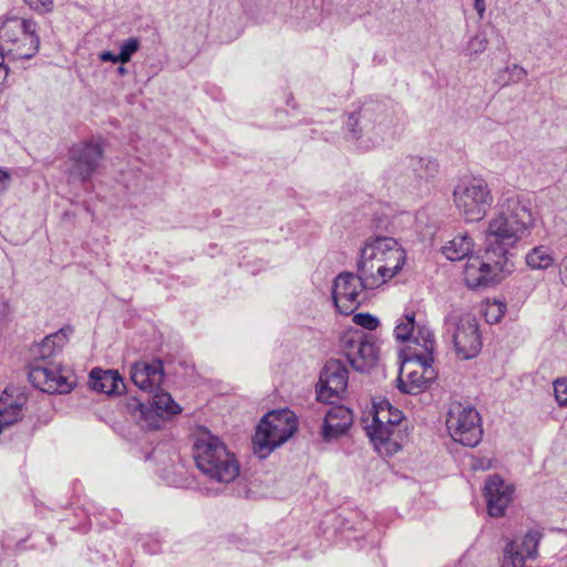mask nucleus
Here are the masks:
<instances>
[{
  "label": "nucleus",
  "mask_w": 567,
  "mask_h": 567,
  "mask_svg": "<svg viewBox=\"0 0 567 567\" xmlns=\"http://www.w3.org/2000/svg\"><path fill=\"white\" fill-rule=\"evenodd\" d=\"M8 73V66L4 64V54L0 51V84L7 80Z\"/></svg>",
  "instance_id": "obj_39"
},
{
  "label": "nucleus",
  "mask_w": 567,
  "mask_h": 567,
  "mask_svg": "<svg viewBox=\"0 0 567 567\" xmlns=\"http://www.w3.org/2000/svg\"><path fill=\"white\" fill-rule=\"evenodd\" d=\"M352 424V413L349 409L339 405L331 408L324 417L322 436L332 440L346 433Z\"/></svg>",
  "instance_id": "obj_18"
},
{
  "label": "nucleus",
  "mask_w": 567,
  "mask_h": 567,
  "mask_svg": "<svg viewBox=\"0 0 567 567\" xmlns=\"http://www.w3.org/2000/svg\"><path fill=\"white\" fill-rule=\"evenodd\" d=\"M103 155L102 145L94 140L74 144L69 152V179L81 183L91 181L101 165Z\"/></svg>",
  "instance_id": "obj_11"
},
{
  "label": "nucleus",
  "mask_w": 567,
  "mask_h": 567,
  "mask_svg": "<svg viewBox=\"0 0 567 567\" xmlns=\"http://www.w3.org/2000/svg\"><path fill=\"white\" fill-rule=\"evenodd\" d=\"M416 328L415 322V313L408 312L404 315V318L401 322H399L394 329L395 338L400 341H410L412 339L413 332Z\"/></svg>",
  "instance_id": "obj_29"
},
{
  "label": "nucleus",
  "mask_w": 567,
  "mask_h": 567,
  "mask_svg": "<svg viewBox=\"0 0 567 567\" xmlns=\"http://www.w3.org/2000/svg\"><path fill=\"white\" fill-rule=\"evenodd\" d=\"M445 329L452 336L456 355L461 360L473 359L481 352L482 338L473 315L450 313L445 318Z\"/></svg>",
  "instance_id": "obj_9"
},
{
  "label": "nucleus",
  "mask_w": 567,
  "mask_h": 567,
  "mask_svg": "<svg viewBox=\"0 0 567 567\" xmlns=\"http://www.w3.org/2000/svg\"><path fill=\"white\" fill-rule=\"evenodd\" d=\"M370 289L363 287L359 272L343 271L333 280L332 300L337 310L341 315H351L361 303L360 296L363 290Z\"/></svg>",
  "instance_id": "obj_12"
},
{
  "label": "nucleus",
  "mask_w": 567,
  "mask_h": 567,
  "mask_svg": "<svg viewBox=\"0 0 567 567\" xmlns=\"http://www.w3.org/2000/svg\"><path fill=\"white\" fill-rule=\"evenodd\" d=\"M526 265L530 269L546 270L554 266L555 257L549 247L540 245L530 249L525 257Z\"/></svg>",
  "instance_id": "obj_24"
},
{
  "label": "nucleus",
  "mask_w": 567,
  "mask_h": 567,
  "mask_svg": "<svg viewBox=\"0 0 567 567\" xmlns=\"http://www.w3.org/2000/svg\"><path fill=\"white\" fill-rule=\"evenodd\" d=\"M141 47V42L137 38H128L125 40L120 48L118 59L122 64H125L131 61V58L134 53L138 51Z\"/></svg>",
  "instance_id": "obj_31"
},
{
  "label": "nucleus",
  "mask_w": 567,
  "mask_h": 567,
  "mask_svg": "<svg viewBox=\"0 0 567 567\" xmlns=\"http://www.w3.org/2000/svg\"><path fill=\"white\" fill-rule=\"evenodd\" d=\"M0 43L13 59H31L40 48L38 23L18 16L0 18Z\"/></svg>",
  "instance_id": "obj_5"
},
{
  "label": "nucleus",
  "mask_w": 567,
  "mask_h": 567,
  "mask_svg": "<svg viewBox=\"0 0 567 567\" xmlns=\"http://www.w3.org/2000/svg\"><path fill=\"white\" fill-rule=\"evenodd\" d=\"M90 388L107 395L118 394L124 388L123 379L116 370L94 368L90 372Z\"/></svg>",
  "instance_id": "obj_19"
},
{
  "label": "nucleus",
  "mask_w": 567,
  "mask_h": 567,
  "mask_svg": "<svg viewBox=\"0 0 567 567\" xmlns=\"http://www.w3.org/2000/svg\"><path fill=\"white\" fill-rule=\"evenodd\" d=\"M29 380L35 388L48 393H66L72 389L68 378L61 374L54 362L33 363L30 367Z\"/></svg>",
  "instance_id": "obj_14"
},
{
  "label": "nucleus",
  "mask_w": 567,
  "mask_h": 567,
  "mask_svg": "<svg viewBox=\"0 0 567 567\" xmlns=\"http://www.w3.org/2000/svg\"><path fill=\"white\" fill-rule=\"evenodd\" d=\"M148 426L153 430H156L159 427L158 420H155L154 422L150 423Z\"/></svg>",
  "instance_id": "obj_44"
},
{
  "label": "nucleus",
  "mask_w": 567,
  "mask_h": 567,
  "mask_svg": "<svg viewBox=\"0 0 567 567\" xmlns=\"http://www.w3.org/2000/svg\"><path fill=\"white\" fill-rule=\"evenodd\" d=\"M99 58L103 62H113V63L120 62L121 63V60L118 59V54H114L111 51L101 52Z\"/></svg>",
  "instance_id": "obj_38"
},
{
  "label": "nucleus",
  "mask_w": 567,
  "mask_h": 567,
  "mask_svg": "<svg viewBox=\"0 0 567 567\" xmlns=\"http://www.w3.org/2000/svg\"><path fill=\"white\" fill-rule=\"evenodd\" d=\"M474 8L477 11V14L480 16V18H483L485 9H486L485 1L484 0H474Z\"/></svg>",
  "instance_id": "obj_41"
},
{
  "label": "nucleus",
  "mask_w": 567,
  "mask_h": 567,
  "mask_svg": "<svg viewBox=\"0 0 567 567\" xmlns=\"http://www.w3.org/2000/svg\"><path fill=\"white\" fill-rule=\"evenodd\" d=\"M348 380L349 371L341 360H328L320 372L317 384L318 399L324 402L339 399L347 390Z\"/></svg>",
  "instance_id": "obj_13"
},
{
  "label": "nucleus",
  "mask_w": 567,
  "mask_h": 567,
  "mask_svg": "<svg viewBox=\"0 0 567 567\" xmlns=\"http://www.w3.org/2000/svg\"><path fill=\"white\" fill-rule=\"evenodd\" d=\"M405 262V251L392 237H375L364 243L357 262L363 287L375 289L392 279Z\"/></svg>",
  "instance_id": "obj_2"
},
{
  "label": "nucleus",
  "mask_w": 567,
  "mask_h": 567,
  "mask_svg": "<svg viewBox=\"0 0 567 567\" xmlns=\"http://www.w3.org/2000/svg\"><path fill=\"white\" fill-rule=\"evenodd\" d=\"M117 73L120 75H125L127 73V69L125 66L121 65L117 68Z\"/></svg>",
  "instance_id": "obj_43"
},
{
  "label": "nucleus",
  "mask_w": 567,
  "mask_h": 567,
  "mask_svg": "<svg viewBox=\"0 0 567 567\" xmlns=\"http://www.w3.org/2000/svg\"><path fill=\"white\" fill-rule=\"evenodd\" d=\"M353 321L368 330H374L379 326V320L370 313H357L353 317Z\"/></svg>",
  "instance_id": "obj_34"
},
{
  "label": "nucleus",
  "mask_w": 567,
  "mask_h": 567,
  "mask_svg": "<svg viewBox=\"0 0 567 567\" xmlns=\"http://www.w3.org/2000/svg\"><path fill=\"white\" fill-rule=\"evenodd\" d=\"M296 415L289 410L267 413L252 437L254 452L259 458L267 457L276 447L287 442L297 431Z\"/></svg>",
  "instance_id": "obj_7"
},
{
  "label": "nucleus",
  "mask_w": 567,
  "mask_h": 567,
  "mask_svg": "<svg viewBox=\"0 0 567 567\" xmlns=\"http://www.w3.org/2000/svg\"><path fill=\"white\" fill-rule=\"evenodd\" d=\"M473 245L472 238L466 234L457 235L443 247V254L452 261L461 260L468 256Z\"/></svg>",
  "instance_id": "obj_23"
},
{
  "label": "nucleus",
  "mask_w": 567,
  "mask_h": 567,
  "mask_svg": "<svg viewBox=\"0 0 567 567\" xmlns=\"http://www.w3.org/2000/svg\"><path fill=\"white\" fill-rule=\"evenodd\" d=\"M11 184V175L8 171L0 168V196L3 195Z\"/></svg>",
  "instance_id": "obj_37"
},
{
  "label": "nucleus",
  "mask_w": 567,
  "mask_h": 567,
  "mask_svg": "<svg viewBox=\"0 0 567 567\" xmlns=\"http://www.w3.org/2000/svg\"><path fill=\"white\" fill-rule=\"evenodd\" d=\"M140 408H141V414L146 415V412L143 411V404H140Z\"/></svg>",
  "instance_id": "obj_45"
},
{
  "label": "nucleus",
  "mask_w": 567,
  "mask_h": 567,
  "mask_svg": "<svg viewBox=\"0 0 567 567\" xmlns=\"http://www.w3.org/2000/svg\"><path fill=\"white\" fill-rule=\"evenodd\" d=\"M501 310L499 308H497V315L494 316L493 318H487V321L491 322V323H494V322H497L501 318Z\"/></svg>",
  "instance_id": "obj_42"
},
{
  "label": "nucleus",
  "mask_w": 567,
  "mask_h": 567,
  "mask_svg": "<svg viewBox=\"0 0 567 567\" xmlns=\"http://www.w3.org/2000/svg\"><path fill=\"white\" fill-rule=\"evenodd\" d=\"M446 427L451 437L468 447L476 446L483 436L480 413L471 405L452 402L446 414Z\"/></svg>",
  "instance_id": "obj_8"
},
{
  "label": "nucleus",
  "mask_w": 567,
  "mask_h": 567,
  "mask_svg": "<svg viewBox=\"0 0 567 567\" xmlns=\"http://www.w3.org/2000/svg\"><path fill=\"white\" fill-rule=\"evenodd\" d=\"M540 537L538 530H529L520 540L508 543L501 567H525L526 559L536 556Z\"/></svg>",
  "instance_id": "obj_15"
},
{
  "label": "nucleus",
  "mask_w": 567,
  "mask_h": 567,
  "mask_svg": "<svg viewBox=\"0 0 567 567\" xmlns=\"http://www.w3.org/2000/svg\"><path fill=\"white\" fill-rule=\"evenodd\" d=\"M487 38L483 33H477L471 38L467 43L466 50L470 55H476L485 51L487 47Z\"/></svg>",
  "instance_id": "obj_33"
},
{
  "label": "nucleus",
  "mask_w": 567,
  "mask_h": 567,
  "mask_svg": "<svg viewBox=\"0 0 567 567\" xmlns=\"http://www.w3.org/2000/svg\"><path fill=\"white\" fill-rule=\"evenodd\" d=\"M560 267V280L567 287V257L561 261Z\"/></svg>",
  "instance_id": "obj_40"
},
{
  "label": "nucleus",
  "mask_w": 567,
  "mask_h": 567,
  "mask_svg": "<svg viewBox=\"0 0 567 567\" xmlns=\"http://www.w3.org/2000/svg\"><path fill=\"white\" fill-rule=\"evenodd\" d=\"M360 121L355 114H351L347 122V128L351 133L352 138L359 142V146L364 150H369L380 143V138H372L368 135V130L364 127V132L359 127Z\"/></svg>",
  "instance_id": "obj_26"
},
{
  "label": "nucleus",
  "mask_w": 567,
  "mask_h": 567,
  "mask_svg": "<svg viewBox=\"0 0 567 567\" xmlns=\"http://www.w3.org/2000/svg\"><path fill=\"white\" fill-rule=\"evenodd\" d=\"M151 405L157 414L166 413L168 415H175L182 411L181 406L173 400L171 394L164 391L154 393Z\"/></svg>",
  "instance_id": "obj_27"
},
{
  "label": "nucleus",
  "mask_w": 567,
  "mask_h": 567,
  "mask_svg": "<svg viewBox=\"0 0 567 567\" xmlns=\"http://www.w3.org/2000/svg\"><path fill=\"white\" fill-rule=\"evenodd\" d=\"M554 394L559 405L567 404V380L558 379L554 382Z\"/></svg>",
  "instance_id": "obj_35"
},
{
  "label": "nucleus",
  "mask_w": 567,
  "mask_h": 567,
  "mask_svg": "<svg viewBox=\"0 0 567 567\" xmlns=\"http://www.w3.org/2000/svg\"><path fill=\"white\" fill-rule=\"evenodd\" d=\"M65 336L60 332L45 337L41 343L34 347V362L48 363L53 362L52 358L62 349Z\"/></svg>",
  "instance_id": "obj_21"
},
{
  "label": "nucleus",
  "mask_w": 567,
  "mask_h": 567,
  "mask_svg": "<svg viewBox=\"0 0 567 567\" xmlns=\"http://www.w3.org/2000/svg\"><path fill=\"white\" fill-rule=\"evenodd\" d=\"M370 415L363 420L367 435L380 454L393 455L401 449L399 425L403 413L388 400H380L373 402Z\"/></svg>",
  "instance_id": "obj_4"
},
{
  "label": "nucleus",
  "mask_w": 567,
  "mask_h": 567,
  "mask_svg": "<svg viewBox=\"0 0 567 567\" xmlns=\"http://www.w3.org/2000/svg\"><path fill=\"white\" fill-rule=\"evenodd\" d=\"M404 165L416 178L426 182L435 178L439 173V163L427 157L408 156Z\"/></svg>",
  "instance_id": "obj_22"
},
{
  "label": "nucleus",
  "mask_w": 567,
  "mask_h": 567,
  "mask_svg": "<svg viewBox=\"0 0 567 567\" xmlns=\"http://www.w3.org/2000/svg\"><path fill=\"white\" fill-rule=\"evenodd\" d=\"M340 351L358 372H369L379 361L375 339L362 330L346 332L340 338Z\"/></svg>",
  "instance_id": "obj_10"
},
{
  "label": "nucleus",
  "mask_w": 567,
  "mask_h": 567,
  "mask_svg": "<svg viewBox=\"0 0 567 567\" xmlns=\"http://www.w3.org/2000/svg\"><path fill=\"white\" fill-rule=\"evenodd\" d=\"M487 501L488 514L493 517H502L512 501L513 488L498 475L491 476L484 487Z\"/></svg>",
  "instance_id": "obj_16"
},
{
  "label": "nucleus",
  "mask_w": 567,
  "mask_h": 567,
  "mask_svg": "<svg viewBox=\"0 0 567 567\" xmlns=\"http://www.w3.org/2000/svg\"><path fill=\"white\" fill-rule=\"evenodd\" d=\"M411 342L422 348L420 352H414L415 361H423L424 364H432L434 360L433 352L435 348V340L431 329L425 326L416 324Z\"/></svg>",
  "instance_id": "obj_20"
},
{
  "label": "nucleus",
  "mask_w": 567,
  "mask_h": 567,
  "mask_svg": "<svg viewBox=\"0 0 567 567\" xmlns=\"http://www.w3.org/2000/svg\"><path fill=\"white\" fill-rule=\"evenodd\" d=\"M24 2L30 9L41 13L51 11L53 7L52 0H24Z\"/></svg>",
  "instance_id": "obj_36"
},
{
  "label": "nucleus",
  "mask_w": 567,
  "mask_h": 567,
  "mask_svg": "<svg viewBox=\"0 0 567 567\" xmlns=\"http://www.w3.org/2000/svg\"><path fill=\"white\" fill-rule=\"evenodd\" d=\"M533 225L532 212L522 196L514 192L502 194L497 213L488 220L485 235V252L470 257L464 268V280L473 289L485 288L511 274L514 264L508 249L514 247Z\"/></svg>",
  "instance_id": "obj_1"
},
{
  "label": "nucleus",
  "mask_w": 567,
  "mask_h": 567,
  "mask_svg": "<svg viewBox=\"0 0 567 567\" xmlns=\"http://www.w3.org/2000/svg\"><path fill=\"white\" fill-rule=\"evenodd\" d=\"M194 458L198 470L219 483H230L239 475V464L225 443L207 429H202L194 443Z\"/></svg>",
  "instance_id": "obj_3"
},
{
  "label": "nucleus",
  "mask_w": 567,
  "mask_h": 567,
  "mask_svg": "<svg viewBox=\"0 0 567 567\" xmlns=\"http://www.w3.org/2000/svg\"><path fill=\"white\" fill-rule=\"evenodd\" d=\"M136 364L150 379L159 385L164 374L163 364L159 360L153 361L152 363L141 362Z\"/></svg>",
  "instance_id": "obj_32"
},
{
  "label": "nucleus",
  "mask_w": 567,
  "mask_h": 567,
  "mask_svg": "<svg viewBox=\"0 0 567 567\" xmlns=\"http://www.w3.org/2000/svg\"><path fill=\"white\" fill-rule=\"evenodd\" d=\"M415 363L420 365L421 371L412 370L404 377V368L401 369L400 377L398 378V388L403 393L417 394L434 379L432 364H424L423 361H415Z\"/></svg>",
  "instance_id": "obj_17"
},
{
  "label": "nucleus",
  "mask_w": 567,
  "mask_h": 567,
  "mask_svg": "<svg viewBox=\"0 0 567 567\" xmlns=\"http://www.w3.org/2000/svg\"><path fill=\"white\" fill-rule=\"evenodd\" d=\"M527 74V71L523 66L512 64L499 70L494 82L501 87H505L524 81Z\"/></svg>",
  "instance_id": "obj_25"
},
{
  "label": "nucleus",
  "mask_w": 567,
  "mask_h": 567,
  "mask_svg": "<svg viewBox=\"0 0 567 567\" xmlns=\"http://www.w3.org/2000/svg\"><path fill=\"white\" fill-rule=\"evenodd\" d=\"M453 203L468 223L482 220L494 203L488 183L477 176L461 177L453 189Z\"/></svg>",
  "instance_id": "obj_6"
},
{
  "label": "nucleus",
  "mask_w": 567,
  "mask_h": 567,
  "mask_svg": "<svg viewBox=\"0 0 567 567\" xmlns=\"http://www.w3.org/2000/svg\"><path fill=\"white\" fill-rule=\"evenodd\" d=\"M131 379L143 391L153 392L155 386H158L136 363L132 368Z\"/></svg>",
  "instance_id": "obj_30"
},
{
  "label": "nucleus",
  "mask_w": 567,
  "mask_h": 567,
  "mask_svg": "<svg viewBox=\"0 0 567 567\" xmlns=\"http://www.w3.org/2000/svg\"><path fill=\"white\" fill-rule=\"evenodd\" d=\"M21 417V405L0 399V433Z\"/></svg>",
  "instance_id": "obj_28"
}]
</instances>
